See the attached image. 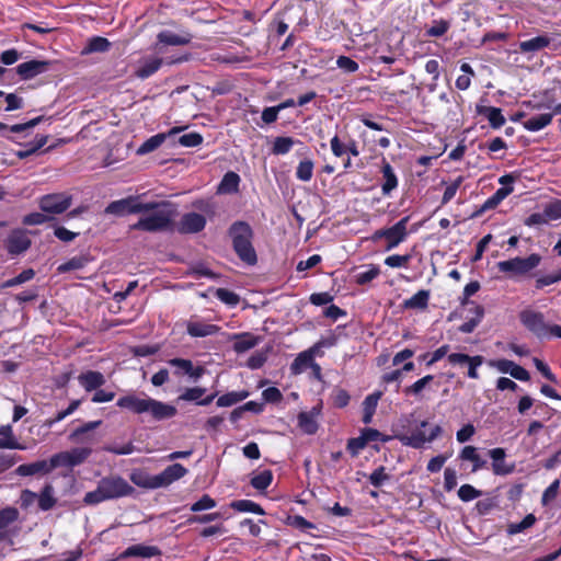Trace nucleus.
Wrapping results in <instances>:
<instances>
[{"label": "nucleus", "mask_w": 561, "mask_h": 561, "mask_svg": "<svg viewBox=\"0 0 561 561\" xmlns=\"http://www.w3.org/2000/svg\"><path fill=\"white\" fill-rule=\"evenodd\" d=\"M410 220V216H405L400 219L396 225L390 228H387V237H386V251H390L397 248L401 242H403L408 237L407 226Z\"/></svg>", "instance_id": "10"}, {"label": "nucleus", "mask_w": 561, "mask_h": 561, "mask_svg": "<svg viewBox=\"0 0 561 561\" xmlns=\"http://www.w3.org/2000/svg\"><path fill=\"white\" fill-rule=\"evenodd\" d=\"M220 331L216 324L206 323L199 320H190L186 323V332L192 337L210 336Z\"/></svg>", "instance_id": "19"}, {"label": "nucleus", "mask_w": 561, "mask_h": 561, "mask_svg": "<svg viewBox=\"0 0 561 561\" xmlns=\"http://www.w3.org/2000/svg\"><path fill=\"white\" fill-rule=\"evenodd\" d=\"M79 383L87 390H96L105 383V377L100 371L88 370L78 377Z\"/></svg>", "instance_id": "26"}, {"label": "nucleus", "mask_w": 561, "mask_h": 561, "mask_svg": "<svg viewBox=\"0 0 561 561\" xmlns=\"http://www.w3.org/2000/svg\"><path fill=\"white\" fill-rule=\"evenodd\" d=\"M319 413L320 410L314 407L308 412L298 414V426L305 434L312 435L318 431L317 416Z\"/></svg>", "instance_id": "23"}, {"label": "nucleus", "mask_w": 561, "mask_h": 561, "mask_svg": "<svg viewBox=\"0 0 561 561\" xmlns=\"http://www.w3.org/2000/svg\"><path fill=\"white\" fill-rule=\"evenodd\" d=\"M296 144H300V140L294 139L293 137L288 136L276 137L273 142L272 153L277 156L286 154L291 150L293 146Z\"/></svg>", "instance_id": "39"}, {"label": "nucleus", "mask_w": 561, "mask_h": 561, "mask_svg": "<svg viewBox=\"0 0 561 561\" xmlns=\"http://www.w3.org/2000/svg\"><path fill=\"white\" fill-rule=\"evenodd\" d=\"M240 176L236 172H227L218 186V193L220 194H233L239 191Z\"/></svg>", "instance_id": "32"}, {"label": "nucleus", "mask_w": 561, "mask_h": 561, "mask_svg": "<svg viewBox=\"0 0 561 561\" xmlns=\"http://www.w3.org/2000/svg\"><path fill=\"white\" fill-rule=\"evenodd\" d=\"M51 62L48 60H30L16 67L18 75L23 80H30L49 70Z\"/></svg>", "instance_id": "14"}, {"label": "nucleus", "mask_w": 561, "mask_h": 561, "mask_svg": "<svg viewBox=\"0 0 561 561\" xmlns=\"http://www.w3.org/2000/svg\"><path fill=\"white\" fill-rule=\"evenodd\" d=\"M102 424V421H90L84 423L83 425L73 430L69 435V440L72 443H85L91 439L90 432L94 431Z\"/></svg>", "instance_id": "27"}, {"label": "nucleus", "mask_w": 561, "mask_h": 561, "mask_svg": "<svg viewBox=\"0 0 561 561\" xmlns=\"http://www.w3.org/2000/svg\"><path fill=\"white\" fill-rule=\"evenodd\" d=\"M482 495V491L471 484H462L458 490V496L462 502H470Z\"/></svg>", "instance_id": "61"}, {"label": "nucleus", "mask_w": 561, "mask_h": 561, "mask_svg": "<svg viewBox=\"0 0 561 561\" xmlns=\"http://www.w3.org/2000/svg\"><path fill=\"white\" fill-rule=\"evenodd\" d=\"M111 46V43L105 38L101 36L92 37L89 41V44L87 48L84 49L85 53H103L108 50Z\"/></svg>", "instance_id": "56"}, {"label": "nucleus", "mask_w": 561, "mask_h": 561, "mask_svg": "<svg viewBox=\"0 0 561 561\" xmlns=\"http://www.w3.org/2000/svg\"><path fill=\"white\" fill-rule=\"evenodd\" d=\"M551 39L546 35H539L527 41L519 42L518 48L523 54H535L548 47Z\"/></svg>", "instance_id": "25"}, {"label": "nucleus", "mask_w": 561, "mask_h": 561, "mask_svg": "<svg viewBox=\"0 0 561 561\" xmlns=\"http://www.w3.org/2000/svg\"><path fill=\"white\" fill-rule=\"evenodd\" d=\"M70 459V463L73 467L82 465L92 454V448L90 447H76L70 450H67Z\"/></svg>", "instance_id": "48"}, {"label": "nucleus", "mask_w": 561, "mask_h": 561, "mask_svg": "<svg viewBox=\"0 0 561 561\" xmlns=\"http://www.w3.org/2000/svg\"><path fill=\"white\" fill-rule=\"evenodd\" d=\"M130 481L139 488L154 490L156 476L148 474L142 470H133L130 473Z\"/></svg>", "instance_id": "36"}, {"label": "nucleus", "mask_w": 561, "mask_h": 561, "mask_svg": "<svg viewBox=\"0 0 561 561\" xmlns=\"http://www.w3.org/2000/svg\"><path fill=\"white\" fill-rule=\"evenodd\" d=\"M159 556H161V550L157 546H146L142 543H138L129 546L114 560L118 561L128 558L150 559Z\"/></svg>", "instance_id": "13"}, {"label": "nucleus", "mask_w": 561, "mask_h": 561, "mask_svg": "<svg viewBox=\"0 0 561 561\" xmlns=\"http://www.w3.org/2000/svg\"><path fill=\"white\" fill-rule=\"evenodd\" d=\"M71 206V197L65 194H48L39 199V208L47 214H62Z\"/></svg>", "instance_id": "9"}, {"label": "nucleus", "mask_w": 561, "mask_h": 561, "mask_svg": "<svg viewBox=\"0 0 561 561\" xmlns=\"http://www.w3.org/2000/svg\"><path fill=\"white\" fill-rule=\"evenodd\" d=\"M89 259L84 255L73 256L67 262L60 264L57 271L59 273H67L70 271L81 270L87 265Z\"/></svg>", "instance_id": "51"}, {"label": "nucleus", "mask_w": 561, "mask_h": 561, "mask_svg": "<svg viewBox=\"0 0 561 561\" xmlns=\"http://www.w3.org/2000/svg\"><path fill=\"white\" fill-rule=\"evenodd\" d=\"M489 456L492 458V469L494 474L496 476H506L514 471L515 466L506 465L504 461L505 450L503 448H493L489 450Z\"/></svg>", "instance_id": "20"}, {"label": "nucleus", "mask_w": 561, "mask_h": 561, "mask_svg": "<svg viewBox=\"0 0 561 561\" xmlns=\"http://www.w3.org/2000/svg\"><path fill=\"white\" fill-rule=\"evenodd\" d=\"M216 506V501L208 494H204L198 501L190 506V511L197 513L202 511L211 510Z\"/></svg>", "instance_id": "63"}, {"label": "nucleus", "mask_w": 561, "mask_h": 561, "mask_svg": "<svg viewBox=\"0 0 561 561\" xmlns=\"http://www.w3.org/2000/svg\"><path fill=\"white\" fill-rule=\"evenodd\" d=\"M513 192L512 186H503L496 190V192L489 197L482 205L480 211H485L495 208L504 198H506Z\"/></svg>", "instance_id": "43"}, {"label": "nucleus", "mask_w": 561, "mask_h": 561, "mask_svg": "<svg viewBox=\"0 0 561 561\" xmlns=\"http://www.w3.org/2000/svg\"><path fill=\"white\" fill-rule=\"evenodd\" d=\"M460 458L462 460H468L473 463L472 472H476L486 465V460L481 458L478 454L477 448L474 446H466L460 453Z\"/></svg>", "instance_id": "38"}, {"label": "nucleus", "mask_w": 561, "mask_h": 561, "mask_svg": "<svg viewBox=\"0 0 561 561\" xmlns=\"http://www.w3.org/2000/svg\"><path fill=\"white\" fill-rule=\"evenodd\" d=\"M149 209L140 213L142 216L130 228L146 232H161L171 228L176 216V206L168 201L142 203Z\"/></svg>", "instance_id": "1"}, {"label": "nucleus", "mask_w": 561, "mask_h": 561, "mask_svg": "<svg viewBox=\"0 0 561 561\" xmlns=\"http://www.w3.org/2000/svg\"><path fill=\"white\" fill-rule=\"evenodd\" d=\"M19 518V511L15 507L8 506L0 511V531Z\"/></svg>", "instance_id": "57"}, {"label": "nucleus", "mask_w": 561, "mask_h": 561, "mask_svg": "<svg viewBox=\"0 0 561 561\" xmlns=\"http://www.w3.org/2000/svg\"><path fill=\"white\" fill-rule=\"evenodd\" d=\"M499 506V501L495 496L480 500L476 503V510L479 515H488L491 511Z\"/></svg>", "instance_id": "64"}, {"label": "nucleus", "mask_w": 561, "mask_h": 561, "mask_svg": "<svg viewBox=\"0 0 561 561\" xmlns=\"http://www.w3.org/2000/svg\"><path fill=\"white\" fill-rule=\"evenodd\" d=\"M499 371L503 374H510L513 378L520 381H528L530 379L529 373L522 366L517 365L510 359H499L491 364Z\"/></svg>", "instance_id": "17"}, {"label": "nucleus", "mask_w": 561, "mask_h": 561, "mask_svg": "<svg viewBox=\"0 0 561 561\" xmlns=\"http://www.w3.org/2000/svg\"><path fill=\"white\" fill-rule=\"evenodd\" d=\"M476 112L479 115L484 116L493 129L501 128L506 122L504 115L502 114V110L499 107L478 104L476 106Z\"/></svg>", "instance_id": "22"}, {"label": "nucleus", "mask_w": 561, "mask_h": 561, "mask_svg": "<svg viewBox=\"0 0 561 561\" xmlns=\"http://www.w3.org/2000/svg\"><path fill=\"white\" fill-rule=\"evenodd\" d=\"M248 397H249L248 391H240V392L231 391V392L220 396L217 399L216 403L218 407H221V408L231 407V405L244 400Z\"/></svg>", "instance_id": "50"}, {"label": "nucleus", "mask_w": 561, "mask_h": 561, "mask_svg": "<svg viewBox=\"0 0 561 561\" xmlns=\"http://www.w3.org/2000/svg\"><path fill=\"white\" fill-rule=\"evenodd\" d=\"M228 236L238 257L247 265H255L257 255L252 244L254 237L252 227L247 221L237 220L229 227Z\"/></svg>", "instance_id": "4"}, {"label": "nucleus", "mask_w": 561, "mask_h": 561, "mask_svg": "<svg viewBox=\"0 0 561 561\" xmlns=\"http://www.w3.org/2000/svg\"><path fill=\"white\" fill-rule=\"evenodd\" d=\"M31 247V239L24 230H13L7 239V250L10 254H21Z\"/></svg>", "instance_id": "15"}, {"label": "nucleus", "mask_w": 561, "mask_h": 561, "mask_svg": "<svg viewBox=\"0 0 561 561\" xmlns=\"http://www.w3.org/2000/svg\"><path fill=\"white\" fill-rule=\"evenodd\" d=\"M307 367L317 368L318 374H320L321 368L317 363H314L311 350L300 353L290 365V370L294 375H298Z\"/></svg>", "instance_id": "28"}, {"label": "nucleus", "mask_w": 561, "mask_h": 561, "mask_svg": "<svg viewBox=\"0 0 561 561\" xmlns=\"http://www.w3.org/2000/svg\"><path fill=\"white\" fill-rule=\"evenodd\" d=\"M553 118V114L543 113L536 116L530 117L529 119L523 122V126L528 131H539L551 124Z\"/></svg>", "instance_id": "34"}, {"label": "nucleus", "mask_w": 561, "mask_h": 561, "mask_svg": "<svg viewBox=\"0 0 561 561\" xmlns=\"http://www.w3.org/2000/svg\"><path fill=\"white\" fill-rule=\"evenodd\" d=\"M381 393L375 392L369 396H367L363 402L364 408V414H363V422L365 424H369L373 421V416L375 414L378 400L380 399Z\"/></svg>", "instance_id": "41"}, {"label": "nucleus", "mask_w": 561, "mask_h": 561, "mask_svg": "<svg viewBox=\"0 0 561 561\" xmlns=\"http://www.w3.org/2000/svg\"><path fill=\"white\" fill-rule=\"evenodd\" d=\"M553 103H554L553 98L550 95L549 91L546 90L539 95L534 94L531 100L524 102V105H526L533 110L540 111L542 108L550 110L552 107Z\"/></svg>", "instance_id": "35"}, {"label": "nucleus", "mask_w": 561, "mask_h": 561, "mask_svg": "<svg viewBox=\"0 0 561 561\" xmlns=\"http://www.w3.org/2000/svg\"><path fill=\"white\" fill-rule=\"evenodd\" d=\"M536 523V517L534 514L526 515L523 520L519 523H512L507 526L508 535H516L523 533L527 528H530Z\"/></svg>", "instance_id": "54"}, {"label": "nucleus", "mask_w": 561, "mask_h": 561, "mask_svg": "<svg viewBox=\"0 0 561 561\" xmlns=\"http://www.w3.org/2000/svg\"><path fill=\"white\" fill-rule=\"evenodd\" d=\"M48 465L50 471L58 467L72 468L67 450L53 455L48 461Z\"/></svg>", "instance_id": "62"}, {"label": "nucleus", "mask_w": 561, "mask_h": 561, "mask_svg": "<svg viewBox=\"0 0 561 561\" xmlns=\"http://www.w3.org/2000/svg\"><path fill=\"white\" fill-rule=\"evenodd\" d=\"M187 469L181 463H173L168 466L162 472L156 476V488H167L173 482L180 480L187 473Z\"/></svg>", "instance_id": "11"}, {"label": "nucleus", "mask_w": 561, "mask_h": 561, "mask_svg": "<svg viewBox=\"0 0 561 561\" xmlns=\"http://www.w3.org/2000/svg\"><path fill=\"white\" fill-rule=\"evenodd\" d=\"M54 493L55 490L50 483H46L43 486L41 493L37 495L39 510L46 512L56 505L57 499L54 496Z\"/></svg>", "instance_id": "33"}, {"label": "nucleus", "mask_w": 561, "mask_h": 561, "mask_svg": "<svg viewBox=\"0 0 561 561\" xmlns=\"http://www.w3.org/2000/svg\"><path fill=\"white\" fill-rule=\"evenodd\" d=\"M206 226V218L198 213L184 214L179 224L181 233H197Z\"/></svg>", "instance_id": "16"}, {"label": "nucleus", "mask_w": 561, "mask_h": 561, "mask_svg": "<svg viewBox=\"0 0 561 561\" xmlns=\"http://www.w3.org/2000/svg\"><path fill=\"white\" fill-rule=\"evenodd\" d=\"M206 392L205 388L202 387H193L186 388L183 393L180 394L179 400L182 401H194L198 405H208L214 399L217 397V392L207 396L206 398H202Z\"/></svg>", "instance_id": "21"}, {"label": "nucleus", "mask_w": 561, "mask_h": 561, "mask_svg": "<svg viewBox=\"0 0 561 561\" xmlns=\"http://www.w3.org/2000/svg\"><path fill=\"white\" fill-rule=\"evenodd\" d=\"M472 311L476 313V318L467 317L468 320L459 327L461 333H472L484 317V308L480 305H473Z\"/></svg>", "instance_id": "46"}, {"label": "nucleus", "mask_w": 561, "mask_h": 561, "mask_svg": "<svg viewBox=\"0 0 561 561\" xmlns=\"http://www.w3.org/2000/svg\"><path fill=\"white\" fill-rule=\"evenodd\" d=\"M541 262V256L533 253L527 257H514L506 261H500L496 266L500 272L507 274L510 277L526 275L535 270Z\"/></svg>", "instance_id": "5"}, {"label": "nucleus", "mask_w": 561, "mask_h": 561, "mask_svg": "<svg viewBox=\"0 0 561 561\" xmlns=\"http://www.w3.org/2000/svg\"><path fill=\"white\" fill-rule=\"evenodd\" d=\"M34 276H35L34 270L26 268V270L22 271L15 277H12V278L5 280L2 284V287L3 288H10V287H14V286L21 285L23 283H26V282L31 280Z\"/></svg>", "instance_id": "55"}, {"label": "nucleus", "mask_w": 561, "mask_h": 561, "mask_svg": "<svg viewBox=\"0 0 561 561\" xmlns=\"http://www.w3.org/2000/svg\"><path fill=\"white\" fill-rule=\"evenodd\" d=\"M185 127H173L167 133H159L142 142L136 150L138 156H145L158 149L168 138L181 133Z\"/></svg>", "instance_id": "12"}, {"label": "nucleus", "mask_w": 561, "mask_h": 561, "mask_svg": "<svg viewBox=\"0 0 561 561\" xmlns=\"http://www.w3.org/2000/svg\"><path fill=\"white\" fill-rule=\"evenodd\" d=\"M522 324L538 339H549V327L543 313L531 309H525L519 313Z\"/></svg>", "instance_id": "7"}, {"label": "nucleus", "mask_w": 561, "mask_h": 561, "mask_svg": "<svg viewBox=\"0 0 561 561\" xmlns=\"http://www.w3.org/2000/svg\"><path fill=\"white\" fill-rule=\"evenodd\" d=\"M135 493L133 485L119 474H111L102 478L96 489L87 492L83 497L84 505H98L105 501L131 496Z\"/></svg>", "instance_id": "3"}, {"label": "nucleus", "mask_w": 561, "mask_h": 561, "mask_svg": "<svg viewBox=\"0 0 561 561\" xmlns=\"http://www.w3.org/2000/svg\"><path fill=\"white\" fill-rule=\"evenodd\" d=\"M313 162L310 159H305L299 162L296 169V178L302 182H308L313 175Z\"/></svg>", "instance_id": "53"}, {"label": "nucleus", "mask_w": 561, "mask_h": 561, "mask_svg": "<svg viewBox=\"0 0 561 561\" xmlns=\"http://www.w3.org/2000/svg\"><path fill=\"white\" fill-rule=\"evenodd\" d=\"M380 274V268L377 265H369L366 271L356 274V283L365 285L375 279Z\"/></svg>", "instance_id": "60"}, {"label": "nucleus", "mask_w": 561, "mask_h": 561, "mask_svg": "<svg viewBox=\"0 0 561 561\" xmlns=\"http://www.w3.org/2000/svg\"><path fill=\"white\" fill-rule=\"evenodd\" d=\"M430 299V291L422 289L414 294L411 298L403 301L404 309H420L423 310L427 307Z\"/></svg>", "instance_id": "37"}, {"label": "nucleus", "mask_w": 561, "mask_h": 561, "mask_svg": "<svg viewBox=\"0 0 561 561\" xmlns=\"http://www.w3.org/2000/svg\"><path fill=\"white\" fill-rule=\"evenodd\" d=\"M273 481V472L268 469H265L261 471L259 474L251 478V485L259 490L264 491L266 490Z\"/></svg>", "instance_id": "49"}, {"label": "nucleus", "mask_w": 561, "mask_h": 561, "mask_svg": "<svg viewBox=\"0 0 561 561\" xmlns=\"http://www.w3.org/2000/svg\"><path fill=\"white\" fill-rule=\"evenodd\" d=\"M203 139L204 138L199 133L192 131V133H188V134H185V135H182L181 137H179L178 142L182 147L193 148V147L199 146L203 142Z\"/></svg>", "instance_id": "59"}, {"label": "nucleus", "mask_w": 561, "mask_h": 561, "mask_svg": "<svg viewBox=\"0 0 561 561\" xmlns=\"http://www.w3.org/2000/svg\"><path fill=\"white\" fill-rule=\"evenodd\" d=\"M49 465L47 460H38L32 463L20 465L15 469V474L20 477H28L37 473H49Z\"/></svg>", "instance_id": "30"}, {"label": "nucleus", "mask_w": 561, "mask_h": 561, "mask_svg": "<svg viewBox=\"0 0 561 561\" xmlns=\"http://www.w3.org/2000/svg\"><path fill=\"white\" fill-rule=\"evenodd\" d=\"M381 173L383 178L381 191L385 196H388L393 190L398 187V178L393 171V168L385 159L382 161Z\"/></svg>", "instance_id": "29"}, {"label": "nucleus", "mask_w": 561, "mask_h": 561, "mask_svg": "<svg viewBox=\"0 0 561 561\" xmlns=\"http://www.w3.org/2000/svg\"><path fill=\"white\" fill-rule=\"evenodd\" d=\"M451 26L449 20H434L432 25L425 30V36L427 37H440L444 36Z\"/></svg>", "instance_id": "47"}, {"label": "nucleus", "mask_w": 561, "mask_h": 561, "mask_svg": "<svg viewBox=\"0 0 561 561\" xmlns=\"http://www.w3.org/2000/svg\"><path fill=\"white\" fill-rule=\"evenodd\" d=\"M428 424L427 421H422L420 423V428L412 431L410 434H399L397 438L401 442L402 445L409 446L412 448H422L425 443H431L435 440L442 434V427L439 425H435L432 427L428 435L421 430L426 427Z\"/></svg>", "instance_id": "6"}, {"label": "nucleus", "mask_w": 561, "mask_h": 561, "mask_svg": "<svg viewBox=\"0 0 561 561\" xmlns=\"http://www.w3.org/2000/svg\"><path fill=\"white\" fill-rule=\"evenodd\" d=\"M47 140L48 136L37 135L34 141L25 145V149L16 151L15 156L19 159H25L37 152L41 148H43L47 144Z\"/></svg>", "instance_id": "42"}, {"label": "nucleus", "mask_w": 561, "mask_h": 561, "mask_svg": "<svg viewBox=\"0 0 561 561\" xmlns=\"http://www.w3.org/2000/svg\"><path fill=\"white\" fill-rule=\"evenodd\" d=\"M390 478L391 477L386 472V467L383 466H379L378 468H376L368 477L369 482L375 488L382 486L387 481L390 480Z\"/></svg>", "instance_id": "58"}, {"label": "nucleus", "mask_w": 561, "mask_h": 561, "mask_svg": "<svg viewBox=\"0 0 561 561\" xmlns=\"http://www.w3.org/2000/svg\"><path fill=\"white\" fill-rule=\"evenodd\" d=\"M116 405L121 409H126L135 414H149L153 421L161 422L174 417L178 409L149 397L139 398L134 393H128L121 397Z\"/></svg>", "instance_id": "2"}, {"label": "nucleus", "mask_w": 561, "mask_h": 561, "mask_svg": "<svg viewBox=\"0 0 561 561\" xmlns=\"http://www.w3.org/2000/svg\"><path fill=\"white\" fill-rule=\"evenodd\" d=\"M230 340H233V351L238 354L245 353L259 344V337L249 332L232 334Z\"/></svg>", "instance_id": "24"}, {"label": "nucleus", "mask_w": 561, "mask_h": 561, "mask_svg": "<svg viewBox=\"0 0 561 561\" xmlns=\"http://www.w3.org/2000/svg\"><path fill=\"white\" fill-rule=\"evenodd\" d=\"M230 507L237 512H242V513H253V514H257V515L265 514V511L263 510V507L260 504H257L251 500L232 501L230 503Z\"/></svg>", "instance_id": "40"}, {"label": "nucleus", "mask_w": 561, "mask_h": 561, "mask_svg": "<svg viewBox=\"0 0 561 561\" xmlns=\"http://www.w3.org/2000/svg\"><path fill=\"white\" fill-rule=\"evenodd\" d=\"M162 65V58L154 57L144 60V62L135 71V76L145 80L156 73Z\"/></svg>", "instance_id": "31"}, {"label": "nucleus", "mask_w": 561, "mask_h": 561, "mask_svg": "<svg viewBox=\"0 0 561 561\" xmlns=\"http://www.w3.org/2000/svg\"><path fill=\"white\" fill-rule=\"evenodd\" d=\"M472 311L476 313V318L467 317L468 320L459 327L461 333H472L484 317V308L480 305H473Z\"/></svg>", "instance_id": "45"}, {"label": "nucleus", "mask_w": 561, "mask_h": 561, "mask_svg": "<svg viewBox=\"0 0 561 561\" xmlns=\"http://www.w3.org/2000/svg\"><path fill=\"white\" fill-rule=\"evenodd\" d=\"M149 209L147 205L138 202L137 197L129 196L119 201L110 203L105 208V214L124 216L127 214H140Z\"/></svg>", "instance_id": "8"}, {"label": "nucleus", "mask_w": 561, "mask_h": 561, "mask_svg": "<svg viewBox=\"0 0 561 561\" xmlns=\"http://www.w3.org/2000/svg\"><path fill=\"white\" fill-rule=\"evenodd\" d=\"M472 311L476 313V318L467 317L468 320L459 327L461 333H472L484 317V308L480 305H473Z\"/></svg>", "instance_id": "44"}, {"label": "nucleus", "mask_w": 561, "mask_h": 561, "mask_svg": "<svg viewBox=\"0 0 561 561\" xmlns=\"http://www.w3.org/2000/svg\"><path fill=\"white\" fill-rule=\"evenodd\" d=\"M193 35L187 31L175 34L169 30H164L157 35L158 42L168 46H184L190 44Z\"/></svg>", "instance_id": "18"}, {"label": "nucleus", "mask_w": 561, "mask_h": 561, "mask_svg": "<svg viewBox=\"0 0 561 561\" xmlns=\"http://www.w3.org/2000/svg\"><path fill=\"white\" fill-rule=\"evenodd\" d=\"M433 375H426L423 378L416 380L409 387H405L403 392L405 396H415L419 397L421 392L433 381Z\"/></svg>", "instance_id": "52"}]
</instances>
